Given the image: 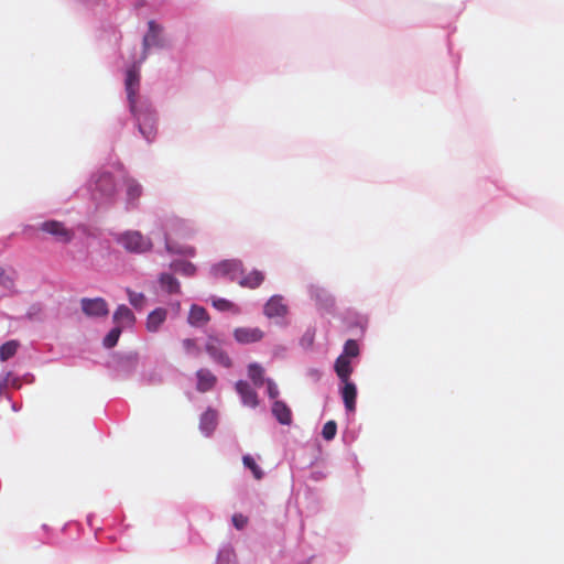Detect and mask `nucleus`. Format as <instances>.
<instances>
[{
  "label": "nucleus",
  "instance_id": "obj_1",
  "mask_svg": "<svg viewBox=\"0 0 564 564\" xmlns=\"http://www.w3.org/2000/svg\"><path fill=\"white\" fill-rule=\"evenodd\" d=\"M91 199L97 204H111L117 195V184L111 173L102 171L93 176Z\"/></svg>",
  "mask_w": 564,
  "mask_h": 564
},
{
  "label": "nucleus",
  "instance_id": "obj_2",
  "mask_svg": "<svg viewBox=\"0 0 564 564\" xmlns=\"http://www.w3.org/2000/svg\"><path fill=\"white\" fill-rule=\"evenodd\" d=\"M135 118L140 133L148 140L151 141L156 133V117L154 109L145 104L137 105L135 111H131Z\"/></svg>",
  "mask_w": 564,
  "mask_h": 564
},
{
  "label": "nucleus",
  "instance_id": "obj_3",
  "mask_svg": "<svg viewBox=\"0 0 564 564\" xmlns=\"http://www.w3.org/2000/svg\"><path fill=\"white\" fill-rule=\"evenodd\" d=\"M215 276L228 278L230 281L237 282L243 273V264L238 259L224 260L215 264L212 269Z\"/></svg>",
  "mask_w": 564,
  "mask_h": 564
},
{
  "label": "nucleus",
  "instance_id": "obj_4",
  "mask_svg": "<svg viewBox=\"0 0 564 564\" xmlns=\"http://www.w3.org/2000/svg\"><path fill=\"white\" fill-rule=\"evenodd\" d=\"M40 229L53 236L56 241L62 243H69L75 236L72 229L67 228L64 223L58 220H46L41 224Z\"/></svg>",
  "mask_w": 564,
  "mask_h": 564
},
{
  "label": "nucleus",
  "instance_id": "obj_5",
  "mask_svg": "<svg viewBox=\"0 0 564 564\" xmlns=\"http://www.w3.org/2000/svg\"><path fill=\"white\" fill-rule=\"evenodd\" d=\"M205 350L216 362L225 368L232 366V361L223 349V341L218 337L209 335L205 344Z\"/></svg>",
  "mask_w": 564,
  "mask_h": 564
},
{
  "label": "nucleus",
  "instance_id": "obj_6",
  "mask_svg": "<svg viewBox=\"0 0 564 564\" xmlns=\"http://www.w3.org/2000/svg\"><path fill=\"white\" fill-rule=\"evenodd\" d=\"M124 85L130 111H135V106L138 105L137 94L140 85V72L137 65L127 70Z\"/></svg>",
  "mask_w": 564,
  "mask_h": 564
},
{
  "label": "nucleus",
  "instance_id": "obj_7",
  "mask_svg": "<svg viewBox=\"0 0 564 564\" xmlns=\"http://www.w3.org/2000/svg\"><path fill=\"white\" fill-rule=\"evenodd\" d=\"M82 311L89 317H104L109 313L108 304L102 297L80 300Z\"/></svg>",
  "mask_w": 564,
  "mask_h": 564
},
{
  "label": "nucleus",
  "instance_id": "obj_8",
  "mask_svg": "<svg viewBox=\"0 0 564 564\" xmlns=\"http://www.w3.org/2000/svg\"><path fill=\"white\" fill-rule=\"evenodd\" d=\"M235 340L241 345L259 343L264 337V332L259 327L242 326L232 332Z\"/></svg>",
  "mask_w": 564,
  "mask_h": 564
},
{
  "label": "nucleus",
  "instance_id": "obj_9",
  "mask_svg": "<svg viewBox=\"0 0 564 564\" xmlns=\"http://www.w3.org/2000/svg\"><path fill=\"white\" fill-rule=\"evenodd\" d=\"M121 242L127 250L134 252H144L151 248L150 240L138 231L127 232Z\"/></svg>",
  "mask_w": 564,
  "mask_h": 564
},
{
  "label": "nucleus",
  "instance_id": "obj_10",
  "mask_svg": "<svg viewBox=\"0 0 564 564\" xmlns=\"http://www.w3.org/2000/svg\"><path fill=\"white\" fill-rule=\"evenodd\" d=\"M189 230L185 223L181 219H172L166 224L165 243L166 248L171 249V242L174 238L186 237Z\"/></svg>",
  "mask_w": 564,
  "mask_h": 564
},
{
  "label": "nucleus",
  "instance_id": "obj_11",
  "mask_svg": "<svg viewBox=\"0 0 564 564\" xmlns=\"http://www.w3.org/2000/svg\"><path fill=\"white\" fill-rule=\"evenodd\" d=\"M263 314L269 317H283L288 314V306L281 295L271 296L263 307Z\"/></svg>",
  "mask_w": 564,
  "mask_h": 564
},
{
  "label": "nucleus",
  "instance_id": "obj_12",
  "mask_svg": "<svg viewBox=\"0 0 564 564\" xmlns=\"http://www.w3.org/2000/svg\"><path fill=\"white\" fill-rule=\"evenodd\" d=\"M162 28L158 25L154 21L149 22V31L143 37V56L142 59H145L147 52L151 46H162L161 39Z\"/></svg>",
  "mask_w": 564,
  "mask_h": 564
},
{
  "label": "nucleus",
  "instance_id": "obj_13",
  "mask_svg": "<svg viewBox=\"0 0 564 564\" xmlns=\"http://www.w3.org/2000/svg\"><path fill=\"white\" fill-rule=\"evenodd\" d=\"M235 388L245 405L250 408H257L259 405L258 394L247 381H237Z\"/></svg>",
  "mask_w": 564,
  "mask_h": 564
},
{
  "label": "nucleus",
  "instance_id": "obj_14",
  "mask_svg": "<svg viewBox=\"0 0 564 564\" xmlns=\"http://www.w3.org/2000/svg\"><path fill=\"white\" fill-rule=\"evenodd\" d=\"M343 387L340 389V395L344 401V405L347 412H355L356 399H357V387L350 380L341 381Z\"/></svg>",
  "mask_w": 564,
  "mask_h": 564
},
{
  "label": "nucleus",
  "instance_id": "obj_15",
  "mask_svg": "<svg viewBox=\"0 0 564 564\" xmlns=\"http://www.w3.org/2000/svg\"><path fill=\"white\" fill-rule=\"evenodd\" d=\"M197 391L205 393L214 389L217 383V377L208 369H199L196 372Z\"/></svg>",
  "mask_w": 564,
  "mask_h": 564
},
{
  "label": "nucleus",
  "instance_id": "obj_16",
  "mask_svg": "<svg viewBox=\"0 0 564 564\" xmlns=\"http://www.w3.org/2000/svg\"><path fill=\"white\" fill-rule=\"evenodd\" d=\"M167 316V311L165 308L159 307L152 311L145 322L147 329L150 333H156L162 324L165 322Z\"/></svg>",
  "mask_w": 564,
  "mask_h": 564
},
{
  "label": "nucleus",
  "instance_id": "obj_17",
  "mask_svg": "<svg viewBox=\"0 0 564 564\" xmlns=\"http://www.w3.org/2000/svg\"><path fill=\"white\" fill-rule=\"evenodd\" d=\"M272 414L283 425H290L292 423L291 409L283 401L275 400L272 405Z\"/></svg>",
  "mask_w": 564,
  "mask_h": 564
},
{
  "label": "nucleus",
  "instance_id": "obj_18",
  "mask_svg": "<svg viewBox=\"0 0 564 564\" xmlns=\"http://www.w3.org/2000/svg\"><path fill=\"white\" fill-rule=\"evenodd\" d=\"M265 275L262 271L253 270L247 275L242 273L240 280H238V284L247 289H257L263 283Z\"/></svg>",
  "mask_w": 564,
  "mask_h": 564
},
{
  "label": "nucleus",
  "instance_id": "obj_19",
  "mask_svg": "<svg viewBox=\"0 0 564 564\" xmlns=\"http://www.w3.org/2000/svg\"><path fill=\"white\" fill-rule=\"evenodd\" d=\"M113 322L121 328L131 326L135 322L132 311L126 305H119L113 314Z\"/></svg>",
  "mask_w": 564,
  "mask_h": 564
},
{
  "label": "nucleus",
  "instance_id": "obj_20",
  "mask_svg": "<svg viewBox=\"0 0 564 564\" xmlns=\"http://www.w3.org/2000/svg\"><path fill=\"white\" fill-rule=\"evenodd\" d=\"M334 368L340 381L350 380L352 367L350 364V359L347 358V356H338V358L335 361Z\"/></svg>",
  "mask_w": 564,
  "mask_h": 564
},
{
  "label": "nucleus",
  "instance_id": "obj_21",
  "mask_svg": "<svg viewBox=\"0 0 564 564\" xmlns=\"http://www.w3.org/2000/svg\"><path fill=\"white\" fill-rule=\"evenodd\" d=\"M187 319L192 326H200L209 321V315L203 306L192 305Z\"/></svg>",
  "mask_w": 564,
  "mask_h": 564
},
{
  "label": "nucleus",
  "instance_id": "obj_22",
  "mask_svg": "<svg viewBox=\"0 0 564 564\" xmlns=\"http://www.w3.org/2000/svg\"><path fill=\"white\" fill-rule=\"evenodd\" d=\"M217 425V412L208 409L206 410L202 416L199 422L200 430L206 433V435H209Z\"/></svg>",
  "mask_w": 564,
  "mask_h": 564
},
{
  "label": "nucleus",
  "instance_id": "obj_23",
  "mask_svg": "<svg viewBox=\"0 0 564 564\" xmlns=\"http://www.w3.org/2000/svg\"><path fill=\"white\" fill-rule=\"evenodd\" d=\"M248 377L253 382L256 387H261L265 382L264 379V369L261 365L257 362H251L248 366Z\"/></svg>",
  "mask_w": 564,
  "mask_h": 564
},
{
  "label": "nucleus",
  "instance_id": "obj_24",
  "mask_svg": "<svg viewBox=\"0 0 564 564\" xmlns=\"http://www.w3.org/2000/svg\"><path fill=\"white\" fill-rule=\"evenodd\" d=\"M124 184H126L128 204H134V202H137L142 194V187L133 178H127Z\"/></svg>",
  "mask_w": 564,
  "mask_h": 564
},
{
  "label": "nucleus",
  "instance_id": "obj_25",
  "mask_svg": "<svg viewBox=\"0 0 564 564\" xmlns=\"http://www.w3.org/2000/svg\"><path fill=\"white\" fill-rule=\"evenodd\" d=\"M160 284L163 290L167 293H180V283L170 273H162L160 276Z\"/></svg>",
  "mask_w": 564,
  "mask_h": 564
},
{
  "label": "nucleus",
  "instance_id": "obj_26",
  "mask_svg": "<svg viewBox=\"0 0 564 564\" xmlns=\"http://www.w3.org/2000/svg\"><path fill=\"white\" fill-rule=\"evenodd\" d=\"M19 343L17 340H9L0 346V360L7 361L12 358L18 350Z\"/></svg>",
  "mask_w": 564,
  "mask_h": 564
},
{
  "label": "nucleus",
  "instance_id": "obj_27",
  "mask_svg": "<svg viewBox=\"0 0 564 564\" xmlns=\"http://www.w3.org/2000/svg\"><path fill=\"white\" fill-rule=\"evenodd\" d=\"M242 462H243V465L245 467H247L248 469L251 470L253 477L257 479V480H260L262 479L263 477V471L262 469L258 466V464L256 463V460L250 456V455H245L242 457Z\"/></svg>",
  "mask_w": 564,
  "mask_h": 564
},
{
  "label": "nucleus",
  "instance_id": "obj_28",
  "mask_svg": "<svg viewBox=\"0 0 564 564\" xmlns=\"http://www.w3.org/2000/svg\"><path fill=\"white\" fill-rule=\"evenodd\" d=\"M14 272H8L6 269L0 267V286L7 290H12L14 288Z\"/></svg>",
  "mask_w": 564,
  "mask_h": 564
},
{
  "label": "nucleus",
  "instance_id": "obj_29",
  "mask_svg": "<svg viewBox=\"0 0 564 564\" xmlns=\"http://www.w3.org/2000/svg\"><path fill=\"white\" fill-rule=\"evenodd\" d=\"M121 335V327L116 326L113 327L107 336L104 338V346L106 348H112L117 345L119 337Z\"/></svg>",
  "mask_w": 564,
  "mask_h": 564
},
{
  "label": "nucleus",
  "instance_id": "obj_30",
  "mask_svg": "<svg viewBox=\"0 0 564 564\" xmlns=\"http://www.w3.org/2000/svg\"><path fill=\"white\" fill-rule=\"evenodd\" d=\"M173 270L184 275H193L196 269L191 262L177 261L173 263Z\"/></svg>",
  "mask_w": 564,
  "mask_h": 564
},
{
  "label": "nucleus",
  "instance_id": "obj_31",
  "mask_svg": "<svg viewBox=\"0 0 564 564\" xmlns=\"http://www.w3.org/2000/svg\"><path fill=\"white\" fill-rule=\"evenodd\" d=\"M359 355V346L355 339H348L344 346V352L340 356H347V358L357 357Z\"/></svg>",
  "mask_w": 564,
  "mask_h": 564
},
{
  "label": "nucleus",
  "instance_id": "obj_32",
  "mask_svg": "<svg viewBox=\"0 0 564 564\" xmlns=\"http://www.w3.org/2000/svg\"><path fill=\"white\" fill-rule=\"evenodd\" d=\"M337 433V424L335 421H327L322 430V436L326 441H332Z\"/></svg>",
  "mask_w": 564,
  "mask_h": 564
},
{
  "label": "nucleus",
  "instance_id": "obj_33",
  "mask_svg": "<svg viewBox=\"0 0 564 564\" xmlns=\"http://www.w3.org/2000/svg\"><path fill=\"white\" fill-rule=\"evenodd\" d=\"M182 345L188 355L198 356L200 354V348L197 346L196 341L192 338L184 339L182 341Z\"/></svg>",
  "mask_w": 564,
  "mask_h": 564
},
{
  "label": "nucleus",
  "instance_id": "obj_34",
  "mask_svg": "<svg viewBox=\"0 0 564 564\" xmlns=\"http://www.w3.org/2000/svg\"><path fill=\"white\" fill-rule=\"evenodd\" d=\"M129 301L132 306L135 308H141L144 304L145 297L142 293H135L132 291H128Z\"/></svg>",
  "mask_w": 564,
  "mask_h": 564
},
{
  "label": "nucleus",
  "instance_id": "obj_35",
  "mask_svg": "<svg viewBox=\"0 0 564 564\" xmlns=\"http://www.w3.org/2000/svg\"><path fill=\"white\" fill-rule=\"evenodd\" d=\"M212 304L221 312L230 311L234 307V304L226 299H213Z\"/></svg>",
  "mask_w": 564,
  "mask_h": 564
},
{
  "label": "nucleus",
  "instance_id": "obj_36",
  "mask_svg": "<svg viewBox=\"0 0 564 564\" xmlns=\"http://www.w3.org/2000/svg\"><path fill=\"white\" fill-rule=\"evenodd\" d=\"M231 521L236 529L241 530L247 525L248 518L241 513H235L231 518Z\"/></svg>",
  "mask_w": 564,
  "mask_h": 564
},
{
  "label": "nucleus",
  "instance_id": "obj_37",
  "mask_svg": "<svg viewBox=\"0 0 564 564\" xmlns=\"http://www.w3.org/2000/svg\"><path fill=\"white\" fill-rule=\"evenodd\" d=\"M265 383H267L268 395L271 399H276L279 395V389H278L276 384L274 383V381L272 379H267Z\"/></svg>",
  "mask_w": 564,
  "mask_h": 564
},
{
  "label": "nucleus",
  "instance_id": "obj_38",
  "mask_svg": "<svg viewBox=\"0 0 564 564\" xmlns=\"http://www.w3.org/2000/svg\"><path fill=\"white\" fill-rule=\"evenodd\" d=\"M8 383V378H0V395L2 394L3 390L6 389Z\"/></svg>",
  "mask_w": 564,
  "mask_h": 564
}]
</instances>
